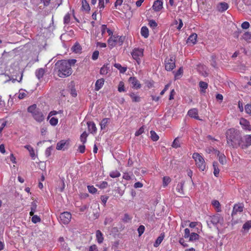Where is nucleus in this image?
I'll return each instance as SVG.
<instances>
[{"label":"nucleus","mask_w":251,"mask_h":251,"mask_svg":"<svg viewBox=\"0 0 251 251\" xmlns=\"http://www.w3.org/2000/svg\"><path fill=\"white\" fill-rule=\"evenodd\" d=\"M70 21V15L68 13L66 14L64 18V23L65 24H68Z\"/></svg>","instance_id":"864d4df0"},{"label":"nucleus","mask_w":251,"mask_h":251,"mask_svg":"<svg viewBox=\"0 0 251 251\" xmlns=\"http://www.w3.org/2000/svg\"><path fill=\"white\" fill-rule=\"evenodd\" d=\"M25 148L29 151L31 157L33 158H34L35 154L34 153L33 148L31 147L30 145H26L25 146Z\"/></svg>","instance_id":"72a5a7b5"},{"label":"nucleus","mask_w":251,"mask_h":251,"mask_svg":"<svg viewBox=\"0 0 251 251\" xmlns=\"http://www.w3.org/2000/svg\"><path fill=\"white\" fill-rule=\"evenodd\" d=\"M128 81L132 84V87L135 89H137L141 87L139 81L135 77H130Z\"/></svg>","instance_id":"9d476101"},{"label":"nucleus","mask_w":251,"mask_h":251,"mask_svg":"<svg viewBox=\"0 0 251 251\" xmlns=\"http://www.w3.org/2000/svg\"><path fill=\"white\" fill-rule=\"evenodd\" d=\"M70 139L62 140L57 143L56 149L57 150H64L67 149L70 145Z\"/></svg>","instance_id":"6e6552de"},{"label":"nucleus","mask_w":251,"mask_h":251,"mask_svg":"<svg viewBox=\"0 0 251 251\" xmlns=\"http://www.w3.org/2000/svg\"><path fill=\"white\" fill-rule=\"evenodd\" d=\"M171 181V179L168 176H164L163 179V185L166 186Z\"/></svg>","instance_id":"79ce46f5"},{"label":"nucleus","mask_w":251,"mask_h":251,"mask_svg":"<svg viewBox=\"0 0 251 251\" xmlns=\"http://www.w3.org/2000/svg\"><path fill=\"white\" fill-rule=\"evenodd\" d=\"M228 5L227 3L223 2H220L218 6V11L221 12H223L227 9Z\"/></svg>","instance_id":"a211bd4d"},{"label":"nucleus","mask_w":251,"mask_h":251,"mask_svg":"<svg viewBox=\"0 0 251 251\" xmlns=\"http://www.w3.org/2000/svg\"><path fill=\"white\" fill-rule=\"evenodd\" d=\"M184 183L185 180H181L180 182H178L176 187V191L180 197H182V196L184 195L183 190Z\"/></svg>","instance_id":"1a4fd4ad"},{"label":"nucleus","mask_w":251,"mask_h":251,"mask_svg":"<svg viewBox=\"0 0 251 251\" xmlns=\"http://www.w3.org/2000/svg\"><path fill=\"white\" fill-rule=\"evenodd\" d=\"M245 110L247 114L251 115V104H247L246 105Z\"/></svg>","instance_id":"37998d69"},{"label":"nucleus","mask_w":251,"mask_h":251,"mask_svg":"<svg viewBox=\"0 0 251 251\" xmlns=\"http://www.w3.org/2000/svg\"><path fill=\"white\" fill-rule=\"evenodd\" d=\"M131 220V218L129 215L127 213L125 214L124 218L122 219L124 223H127Z\"/></svg>","instance_id":"3c124183"},{"label":"nucleus","mask_w":251,"mask_h":251,"mask_svg":"<svg viewBox=\"0 0 251 251\" xmlns=\"http://www.w3.org/2000/svg\"><path fill=\"white\" fill-rule=\"evenodd\" d=\"M212 150H213L215 151V153L217 154L218 159L220 163L223 165L226 163V156L224 154L221 153L219 151L215 150L214 148H212Z\"/></svg>","instance_id":"f8f14e48"},{"label":"nucleus","mask_w":251,"mask_h":251,"mask_svg":"<svg viewBox=\"0 0 251 251\" xmlns=\"http://www.w3.org/2000/svg\"><path fill=\"white\" fill-rule=\"evenodd\" d=\"M116 39L118 40L117 43L119 44V45H122L125 40V37L124 36H116Z\"/></svg>","instance_id":"de8ad7c7"},{"label":"nucleus","mask_w":251,"mask_h":251,"mask_svg":"<svg viewBox=\"0 0 251 251\" xmlns=\"http://www.w3.org/2000/svg\"><path fill=\"white\" fill-rule=\"evenodd\" d=\"M88 136V134L86 131L83 132L80 135V139L81 142L84 144L86 143L87 140V137Z\"/></svg>","instance_id":"c9c22d12"},{"label":"nucleus","mask_w":251,"mask_h":251,"mask_svg":"<svg viewBox=\"0 0 251 251\" xmlns=\"http://www.w3.org/2000/svg\"><path fill=\"white\" fill-rule=\"evenodd\" d=\"M26 96V94L23 92V90H20L19 91V94L18 96V98L20 99H23Z\"/></svg>","instance_id":"bf43d9fd"},{"label":"nucleus","mask_w":251,"mask_h":251,"mask_svg":"<svg viewBox=\"0 0 251 251\" xmlns=\"http://www.w3.org/2000/svg\"><path fill=\"white\" fill-rule=\"evenodd\" d=\"M67 62L70 65V67H71L72 65H74L76 62V60L75 59H69L67 60Z\"/></svg>","instance_id":"338daca9"},{"label":"nucleus","mask_w":251,"mask_h":251,"mask_svg":"<svg viewBox=\"0 0 251 251\" xmlns=\"http://www.w3.org/2000/svg\"><path fill=\"white\" fill-rule=\"evenodd\" d=\"M172 146L176 149L180 147L179 141L178 137L175 139L172 143Z\"/></svg>","instance_id":"e433bc0d"},{"label":"nucleus","mask_w":251,"mask_h":251,"mask_svg":"<svg viewBox=\"0 0 251 251\" xmlns=\"http://www.w3.org/2000/svg\"><path fill=\"white\" fill-rule=\"evenodd\" d=\"M164 238V234L161 233L159 236H158L155 242L154 243V247H157L160 243L162 242V240H163Z\"/></svg>","instance_id":"b1692460"},{"label":"nucleus","mask_w":251,"mask_h":251,"mask_svg":"<svg viewBox=\"0 0 251 251\" xmlns=\"http://www.w3.org/2000/svg\"><path fill=\"white\" fill-rule=\"evenodd\" d=\"M199 86L201 88V92L202 93H205V90L208 87V84L204 81H200L199 82Z\"/></svg>","instance_id":"cd10ccee"},{"label":"nucleus","mask_w":251,"mask_h":251,"mask_svg":"<svg viewBox=\"0 0 251 251\" xmlns=\"http://www.w3.org/2000/svg\"><path fill=\"white\" fill-rule=\"evenodd\" d=\"M197 38V34L195 33L192 34L188 38L187 43L191 42L193 44H195L196 43Z\"/></svg>","instance_id":"5701e85b"},{"label":"nucleus","mask_w":251,"mask_h":251,"mask_svg":"<svg viewBox=\"0 0 251 251\" xmlns=\"http://www.w3.org/2000/svg\"><path fill=\"white\" fill-rule=\"evenodd\" d=\"M87 124L88 125V130L91 133H95L97 131V127L94 123L93 122H88Z\"/></svg>","instance_id":"dca6fc26"},{"label":"nucleus","mask_w":251,"mask_h":251,"mask_svg":"<svg viewBox=\"0 0 251 251\" xmlns=\"http://www.w3.org/2000/svg\"><path fill=\"white\" fill-rule=\"evenodd\" d=\"M151 138L153 141H157L159 139V136L155 133V131L151 130Z\"/></svg>","instance_id":"f704fd0d"},{"label":"nucleus","mask_w":251,"mask_h":251,"mask_svg":"<svg viewBox=\"0 0 251 251\" xmlns=\"http://www.w3.org/2000/svg\"><path fill=\"white\" fill-rule=\"evenodd\" d=\"M243 210V206L241 205H239L238 204H235L233 209V211L232 212V216L234 214H236L237 212H241Z\"/></svg>","instance_id":"aec40b11"},{"label":"nucleus","mask_w":251,"mask_h":251,"mask_svg":"<svg viewBox=\"0 0 251 251\" xmlns=\"http://www.w3.org/2000/svg\"><path fill=\"white\" fill-rule=\"evenodd\" d=\"M45 74V70L43 68H40L36 71L35 75L36 77L40 79Z\"/></svg>","instance_id":"a878e982"},{"label":"nucleus","mask_w":251,"mask_h":251,"mask_svg":"<svg viewBox=\"0 0 251 251\" xmlns=\"http://www.w3.org/2000/svg\"><path fill=\"white\" fill-rule=\"evenodd\" d=\"M163 8V2L160 0H157L154 2L152 8L155 11H159Z\"/></svg>","instance_id":"ddd939ff"},{"label":"nucleus","mask_w":251,"mask_h":251,"mask_svg":"<svg viewBox=\"0 0 251 251\" xmlns=\"http://www.w3.org/2000/svg\"><path fill=\"white\" fill-rule=\"evenodd\" d=\"M50 123L51 126H55L58 123V119L56 118L52 117L50 119Z\"/></svg>","instance_id":"a18cd8bd"},{"label":"nucleus","mask_w":251,"mask_h":251,"mask_svg":"<svg viewBox=\"0 0 251 251\" xmlns=\"http://www.w3.org/2000/svg\"><path fill=\"white\" fill-rule=\"evenodd\" d=\"M218 163L214 161L213 163V167L214 168V175L215 176L217 177L219 175L220 170L218 168Z\"/></svg>","instance_id":"bb28decb"},{"label":"nucleus","mask_w":251,"mask_h":251,"mask_svg":"<svg viewBox=\"0 0 251 251\" xmlns=\"http://www.w3.org/2000/svg\"><path fill=\"white\" fill-rule=\"evenodd\" d=\"M118 90L119 92L126 91L124 86V83L123 81H120L118 85Z\"/></svg>","instance_id":"4c0bfd02"},{"label":"nucleus","mask_w":251,"mask_h":251,"mask_svg":"<svg viewBox=\"0 0 251 251\" xmlns=\"http://www.w3.org/2000/svg\"><path fill=\"white\" fill-rule=\"evenodd\" d=\"M52 150V147H50L48 148L45 151V154L47 157H49L51 154V151Z\"/></svg>","instance_id":"69168bd1"},{"label":"nucleus","mask_w":251,"mask_h":251,"mask_svg":"<svg viewBox=\"0 0 251 251\" xmlns=\"http://www.w3.org/2000/svg\"><path fill=\"white\" fill-rule=\"evenodd\" d=\"M54 70L60 77H66L72 74V69L65 60H58L55 64Z\"/></svg>","instance_id":"f03ea898"},{"label":"nucleus","mask_w":251,"mask_h":251,"mask_svg":"<svg viewBox=\"0 0 251 251\" xmlns=\"http://www.w3.org/2000/svg\"><path fill=\"white\" fill-rule=\"evenodd\" d=\"M104 80L103 78L98 79L95 84V90L99 91L102 87L104 84Z\"/></svg>","instance_id":"6ab92c4d"},{"label":"nucleus","mask_w":251,"mask_h":251,"mask_svg":"<svg viewBox=\"0 0 251 251\" xmlns=\"http://www.w3.org/2000/svg\"><path fill=\"white\" fill-rule=\"evenodd\" d=\"M250 228H251V221L246 222L243 226V228L245 230H248Z\"/></svg>","instance_id":"58836bf2"},{"label":"nucleus","mask_w":251,"mask_h":251,"mask_svg":"<svg viewBox=\"0 0 251 251\" xmlns=\"http://www.w3.org/2000/svg\"><path fill=\"white\" fill-rule=\"evenodd\" d=\"M87 187L88 190L90 193L95 194L97 191V189L93 186H88Z\"/></svg>","instance_id":"603ef678"},{"label":"nucleus","mask_w":251,"mask_h":251,"mask_svg":"<svg viewBox=\"0 0 251 251\" xmlns=\"http://www.w3.org/2000/svg\"><path fill=\"white\" fill-rule=\"evenodd\" d=\"M82 50L81 46L78 43H75V44L72 47V50L75 53H80Z\"/></svg>","instance_id":"412c9836"},{"label":"nucleus","mask_w":251,"mask_h":251,"mask_svg":"<svg viewBox=\"0 0 251 251\" xmlns=\"http://www.w3.org/2000/svg\"><path fill=\"white\" fill-rule=\"evenodd\" d=\"M250 23L248 22H244L241 25V27L243 29H247L250 27Z\"/></svg>","instance_id":"4d7b16f0"},{"label":"nucleus","mask_w":251,"mask_h":251,"mask_svg":"<svg viewBox=\"0 0 251 251\" xmlns=\"http://www.w3.org/2000/svg\"><path fill=\"white\" fill-rule=\"evenodd\" d=\"M108 185L106 181H103L100 185H98L100 188L103 189L106 188Z\"/></svg>","instance_id":"0e129e2a"},{"label":"nucleus","mask_w":251,"mask_h":251,"mask_svg":"<svg viewBox=\"0 0 251 251\" xmlns=\"http://www.w3.org/2000/svg\"><path fill=\"white\" fill-rule=\"evenodd\" d=\"M245 142L241 143V147L242 149H246L251 145V135H248L245 137Z\"/></svg>","instance_id":"9b49d317"},{"label":"nucleus","mask_w":251,"mask_h":251,"mask_svg":"<svg viewBox=\"0 0 251 251\" xmlns=\"http://www.w3.org/2000/svg\"><path fill=\"white\" fill-rule=\"evenodd\" d=\"M145 231V226L143 225H141L138 228V232L139 236H140Z\"/></svg>","instance_id":"09e8293b"},{"label":"nucleus","mask_w":251,"mask_h":251,"mask_svg":"<svg viewBox=\"0 0 251 251\" xmlns=\"http://www.w3.org/2000/svg\"><path fill=\"white\" fill-rule=\"evenodd\" d=\"M226 138L227 144L229 146L233 148H237L241 147V143L243 142L241 135L239 131L234 128H230L226 132Z\"/></svg>","instance_id":"f257e3e1"},{"label":"nucleus","mask_w":251,"mask_h":251,"mask_svg":"<svg viewBox=\"0 0 251 251\" xmlns=\"http://www.w3.org/2000/svg\"><path fill=\"white\" fill-rule=\"evenodd\" d=\"M193 158L196 161V164L200 170L204 171L205 168V164L203 157L198 153H194Z\"/></svg>","instance_id":"20e7f679"},{"label":"nucleus","mask_w":251,"mask_h":251,"mask_svg":"<svg viewBox=\"0 0 251 251\" xmlns=\"http://www.w3.org/2000/svg\"><path fill=\"white\" fill-rule=\"evenodd\" d=\"M220 216L219 215H214L211 217L210 222L214 225H217L220 222Z\"/></svg>","instance_id":"4be33fe9"},{"label":"nucleus","mask_w":251,"mask_h":251,"mask_svg":"<svg viewBox=\"0 0 251 251\" xmlns=\"http://www.w3.org/2000/svg\"><path fill=\"white\" fill-rule=\"evenodd\" d=\"M243 38L246 41H248V40L251 39V32H246L243 34Z\"/></svg>","instance_id":"c03bdc74"},{"label":"nucleus","mask_w":251,"mask_h":251,"mask_svg":"<svg viewBox=\"0 0 251 251\" xmlns=\"http://www.w3.org/2000/svg\"><path fill=\"white\" fill-rule=\"evenodd\" d=\"M144 50L142 49H134L131 54L134 59H135L138 64L141 62L140 58L143 56Z\"/></svg>","instance_id":"39448f33"},{"label":"nucleus","mask_w":251,"mask_h":251,"mask_svg":"<svg viewBox=\"0 0 251 251\" xmlns=\"http://www.w3.org/2000/svg\"><path fill=\"white\" fill-rule=\"evenodd\" d=\"M149 25L151 27H152L153 28L156 27L157 26V24L153 20H150Z\"/></svg>","instance_id":"8fccbe9b"},{"label":"nucleus","mask_w":251,"mask_h":251,"mask_svg":"<svg viewBox=\"0 0 251 251\" xmlns=\"http://www.w3.org/2000/svg\"><path fill=\"white\" fill-rule=\"evenodd\" d=\"M110 176L112 178L118 177L120 176V173L117 171H113L110 173Z\"/></svg>","instance_id":"a19ab883"},{"label":"nucleus","mask_w":251,"mask_h":251,"mask_svg":"<svg viewBox=\"0 0 251 251\" xmlns=\"http://www.w3.org/2000/svg\"><path fill=\"white\" fill-rule=\"evenodd\" d=\"M199 235L196 233L192 232L191 233L190 236L189 237V241H196L199 239Z\"/></svg>","instance_id":"7c9ffc66"},{"label":"nucleus","mask_w":251,"mask_h":251,"mask_svg":"<svg viewBox=\"0 0 251 251\" xmlns=\"http://www.w3.org/2000/svg\"><path fill=\"white\" fill-rule=\"evenodd\" d=\"M141 34L145 38H147L149 36V29L146 26H143L141 29Z\"/></svg>","instance_id":"c756f323"},{"label":"nucleus","mask_w":251,"mask_h":251,"mask_svg":"<svg viewBox=\"0 0 251 251\" xmlns=\"http://www.w3.org/2000/svg\"><path fill=\"white\" fill-rule=\"evenodd\" d=\"M82 8L83 9L89 11L90 7L87 1L86 0H82Z\"/></svg>","instance_id":"473e14b6"},{"label":"nucleus","mask_w":251,"mask_h":251,"mask_svg":"<svg viewBox=\"0 0 251 251\" xmlns=\"http://www.w3.org/2000/svg\"><path fill=\"white\" fill-rule=\"evenodd\" d=\"M144 129H145V127H144V126H141L139 129L138 130H137L136 132H135V136H139L140 135H141V134H142L144 132Z\"/></svg>","instance_id":"49530a36"},{"label":"nucleus","mask_w":251,"mask_h":251,"mask_svg":"<svg viewBox=\"0 0 251 251\" xmlns=\"http://www.w3.org/2000/svg\"><path fill=\"white\" fill-rule=\"evenodd\" d=\"M212 204L215 206L216 208H219L220 206V204L219 201L217 200H214L212 202Z\"/></svg>","instance_id":"e2e57ef3"},{"label":"nucleus","mask_w":251,"mask_h":251,"mask_svg":"<svg viewBox=\"0 0 251 251\" xmlns=\"http://www.w3.org/2000/svg\"><path fill=\"white\" fill-rule=\"evenodd\" d=\"M165 69L167 71H170L173 70L175 65V58L173 56L170 57V58H166L165 60Z\"/></svg>","instance_id":"423d86ee"},{"label":"nucleus","mask_w":251,"mask_h":251,"mask_svg":"<svg viewBox=\"0 0 251 251\" xmlns=\"http://www.w3.org/2000/svg\"><path fill=\"white\" fill-rule=\"evenodd\" d=\"M60 184L61 185V186L59 188V191L60 192H62L64 191L65 186L64 178L61 179Z\"/></svg>","instance_id":"5fc2aeb1"},{"label":"nucleus","mask_w":251,"mask_h":251,"mask_svg":"<svg viewBox=\"0 0 251 251\" xmlns=\"http://www.w3.org/2000/svg\"><path fill=\"white\" fill-rule=\"evenodd\" d=\"M190 235H191V234H190V230L187 228H185L184 230V238H187L190 236Z\"/></svg>","instance_id":"680f3d73"},{"label":"nucleus","mask_w":251,"mask_h":251,"mask_svg":"<svg viewBox=\"0 0 251 251\" xmlns=\"http://www.w3.org/2000/svg\"><path fill=\"white\" fill-rule=\"evenodd\" d=\"M99 55V51L95 50L92 54V59H93L94 60L97 59L98 58Z\"/></svg>","instance_id":"052dcab7"},{"label":"nucleus","mask_w":251,"mask_h":251,"mask_svg":"<svg viewBox=\"0 0 251 251\" xmlns=\"http://www.w3.org/2000/svg\"><path fill=\"white\" fill-rule=\"evenodd\" d=\"M183 73V69L182 67L179 68L175 74V78H178V76L180 75Z\"/></svg>","instance_id":"6e6d98bb"},{"label":"nucleus","mask_w":251,"mask_h":251,"mask_svg":"<svg viewBox=\"0 0 251 251\" xmlns=\"http://www.w3.org/2000/svg\"><path fill=\"white\" fill-rule=\"evenodd\" d=\"M240 124L245 129L251 130L250 122L245 119L241 118L240 121Z\"/></svg>","instance_id":"4468645a"},{"label":"nucleus","mask_w":251,"mask_h":251,"mask_svg":"<svg viewBox=\"0 0 251 251\" xmlns=\"http://www.w3.org/2000/svg\"><path fill=\"white\" fill-rule=\"evenodd\" d=\"M72 215L70 212H64L60 215V222L63 224H68L71 221Z\"/></svg>","instance_id":"0eeeda50"},{"label":"nucleus","mask_w":251,"mask_h":251,"mask_svg":"<svg viewBox=\"0 0 251 251\" xmlns=\"http://www.w3.org/2000/svg\"><path fill=\"white\" fill-rule=\"evenodd\" d=\"M116 36H111L108 40V46L110 49L112 48L117 44L118 40L116 39Z\"/></svg>","instance_id":"2eb2a0df"},{"label":"nucleus","mask_w":251,"mask_h":251,"mask_svg":"<svg viewBox=\"0 0 251 251\" xmlns=\"http://www.w3.org/2000/svg\"><path fill=\"white\" fill-rule=\"evenodd\" d=\"M188 115L196 119H199L198 116V111L196 108H193L189 110L188 112Z\"/></svg>","instance_id":"f3484780"},{"label":"nucleus","mask_w":251,"mask_h":251,"mask_svg":"<svg viewBox=\"0 0 251 251\" xmlns=\"http://www.w3.org/2000/svg\"><path fill=\"white\" fill-rule=\"evenodd\" d=\"M96 237L98 242L100 244L102 243L103 241V235L101 232L100 230H98L96 231Z\"/></svg>","instance_id":"393cba45"},{"label":"nucleus","mask_w":251,"mask_h":251,"mask_svg":"<svg viewBox=\"0 0 251 251\" xmlns=\"http://www.w3.org/2000/svg\"><path fill=\"white\" fill-rule=\"evenodd\" d=\"M128 95L132 99V102H139L141 100V98L139 96L136 95L134 93H131Z\"/></svg>","instance_id":"c85d7f7f"},{"label":"nucleus","mask_w":251,"mask_h":251,"mask_svg":"<svg viewBox=\"0 0 251 251\" xmlns=\"http://www.w3.org/2000/svg\"><path fill=\"white\" fill-rule=\"evenodd\" d=\"M114 66L119 70L121 73H124L127 69L126 67H122L119 63H115Z\"/></svg>","instance_id":"2f4dec72"},{"label":"nucleus","mask_w":251,"mask_h":251,"mask_svg":"<svg viewBox=\"0 0 251 251\" xmlns=\"http://www.w3.org/2000/svg\"><path fill=\"white\" fill-rule=\"evenodd\" d=\"M85 147L84 145H80L78 147V150H79V151L81 153H83L85 151Z\"/></svg>","instance_id":"774afa93"},{"label":"nucleus","mask_w":251,"mask_h":251,"mask_svg":"<svg viewBox=\"0 0 251 251\" xmlns=\"http://www.w3.org/2000/svg\"><path fill=\"white\" fill-rule=\"evenodd\" d=\"M107 73V69L105 67V65H104L100 70V74L101 75H106Z\"/></svg>","instance_id":"13d9d810"},{"label":"nucleus","mask_w":251,"mask_h":251,"mask_svg":"<svg viewBox=\"0 0 251 251\" xmlns=\"http://www.w3.org/2000/svg\"><path fill=\"white\" fill-rule=\"evenodd\" d=\"M27 111L32 114L33 118L38 122H42L45 118L44 114L40 109L37 107L36 104H33L27 108Z\"/></svg>","instance_id":"7ed1b4c3"},{"label":"nucleus","mask_w":251,"mask_h":251,"mask_svg":"<svg viewBox=\"0 0 251 251\" xmlns=\"http://www.w3.org/2000/svg\"><path fill=\"white\" fill-rule=\"evenodd\" d=\"M31 221L34 223V224H36V223H37L38 222H40L41 221V219L40 218L37 216V215H33L32 217V218H31Z\"/></svg>","instance_id":"ea45409f"}]
</instances>
